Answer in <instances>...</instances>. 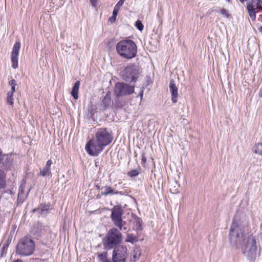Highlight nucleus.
<instances>
[{"label": "nucleus", "instance_id": "27", "mask_svg": "<svg viewBox=\"0 0 262 262\" xmlns=\"http://www.w3.org/2000/svg\"><path fill=\"white\" fill-rule=\"evenodd\" d=\"M254 152L262 156V143H258L254 146Z\"/></svg>", "mask_w": 262, "mask_h": 262}, {"label": "nucleus", "instance_id": "19", "mask_svg": "<svg viewBox=\"0 0 262 262\" xmlns=\"http://www.w3.org/2000/svg\"><path fill=\"white\" fill-rule=\"evenodd\" d=\"M141 250L139 247L136 246L130 255V260L132 261L135 262L139 260L141 255Z\"/></svg>", "mask_w": 262, "mask_h": 262}, {"label": "nucleus", "instance_id": "13", "mask_svg": "<svg viewBox=\"0 0 262 262\" xmlns=\"http://www.w3.org/2000/svg\"><path fill=\"white\" fill-rule=\"evenodd\" d=\"M20 48V42H16L13 47L12 51L11 54V61L12 62V67L14 69H16V68H18V59Z\"/></svg>", "mask_w": 262, "mask_h": 262}, {"label": "nucleus", "instance_id": "14", "mask_svg": "<svg viewBox=\"0 0 262 262\" xmlns=\"http://www.w3.org/2000/svg\"><path fill=\"white\" fill-rule=\"evenodd\" d=\"M101 194L105 196L114 194H120L121 195L124 194V193L123 191L115 190L113 187L108 185L102 187L101 188Z\"/></svg>", "mask_w": 262, "mask_h": 262}, {"label": "nucleus", "instance_id": "7", "mask_svg": "<svg viewBox=\"0 0 262 262\" xmlns=\"http://www.w3.org/2000/svg\"><path fill=\"white\" fill-rule=\"evenodd\" d=\"M141 70L140 67L135 64L127 66L122 74V78L128 82H135L138 78Z\"/></svg>", "mask_w": 262, "mask_h": 262}, {"label": "nucleus", "instance_id": "44", "mask_svg": "<svg viewBox=\"0 0 262 262\" xmlns=\"http://www.w3.org/2000/svg\"><path fill=\"white\" fill-rule=\"evenodd\" d=\"M2 154V151L1 150H0V165H1V163H2V159H1Z\"/></svg>", "mask_w": 262, "mask_h": 262}, {"label": "nucleus", "instance_id": "25", "mask_svg": "<svg viewBox=\"0 0 262 262\" xmlns=\"http://www.w3.org/2000/svg\"><path fill=\"white\" fill-rule=\"evenodd\" d=\"M29 192H28L27 194H24V191L22 186H20L19 188V192L18 194V199L21 202H23L27 197V195Z\"/></svg>", "mask_w": 262, "mask_h": 262}, {"label": "nucleus", "instance_id": "16", "mask_svg": "<svg viewBox=\"0 0 262 262\" xmlns=\"http://www.w3.org/2000/svg\"><path fill=\"white\" fill-rule=\"evenodd\" d=\"M113 104L114 103L112 100L111 93L108 92L102 100L101 106L103 107V110H105L112 106Z\"/></svg>", "mask_w": 262, "mask_h": 262}, {"label": "nucleus", "instance_id": "17", "mask_svg": "<svg viewBox=\"0 0 262 262\" xmlns=\"http://www.w3.org/2000/svg\"><path fill=\"white\" fill-rule=\"evenodd\" d=\"M50 208V204H41L38 208L33 209V212H38L41 215H45L48 213Z\"/></svg>", "mask_w": 262, "mask_h": 262}, {"label": "nucleus", "instance_id": "50", "mask_svg": "<svg viewBox=\"0 0 262 262\" xmlns=\"http://www.w3.org/2000/svg\"><path fill=\"white\" fill-rule=\"evenodd\" d=\"M226 1H228V2H229V1H230V0H226Z\"/></svg>", "mask_w": 262, "mask_h": 262}, {"label": "nucleus", "instance_id": "45", "mask_svg": "<svg viewBox=\"0 0 262 262\" xmlns=\"http://www.w3.org/2000/svg\"><path fill=\"white\" fill-rule=\"evenodd\" d=\"M13 262H23V261L20 259H17L13 261Z\"/></svg>", "mask_w": 262, "mask_h": 262}, {"label": "nucleus", "instance_id": "1", "mask_svg": "<svg viewBox=\"0 0 262 262\" xmlns=\"http://www.w3.org/2000/svg\"><path fill=\"white\" fill-rule=\"evenodd\" d=\"M113 137L106 128L97 129L95 137L85 145V150L91 156H97L113 141Z\"/></svg>", "mask_w": 262, "mask_h": 262}, {"label": "nucleus", "instance_id": "39", "mask_svg": "<svg viewBox=\"0 0 262 262\" xmlns=\"http://www.w3.org/2000/svg\"><path fill=\"white\" fill-rule=\"evenodd\" d=\"M116 20V17L114 16L113 15L112 16V17L109 18V21L112 23H114L115 22Z\"/></svg>", "mask_w": 262, "mask_h": 262}, {"label": "nucleus", "instance_id": "11", "mask_svg": "<svg viewBox=\"0 0 262 262\" xmlns=\"http://www.w3.org/2000/svg\"><path fill=\"white\" fill-rule=\"evenodd\" d=\"M246 8L252 20L256 19V14L259 10L262 11V1L249 0L246 3Z\"/></svg>", "mask_w": 262, "mask_h": 262}, {"label": "nucleus", "instance_id": "6", "mask_svg": "<svg viewBox=\"0 0 262 262\" xmlns=\"http://www.w3.org/2000/svg\"><path fill=\"white\" fill-rule=\"evenodd\" d=\"M243 252L248 259L251 262H254L257 254V246L255 238L250 236L248 237L245 246L243 248Z\"/></svg>", "mask_w": 262, "mask_h": 262}, {"label": "nucleus", "instance_id": "15", "mask_svg": "<svg viewBox=\"0 0 262 262\" xmlns=\"http://www.w3.org/2000/svg\"><path fill=\"white\" fill-rule=\"evenodd\" d=\"M169 91L171 93V101L173 103H175L178 101V89L175 84L174 80L173 79L170 80Z\"/></svg>", "mask_w": 262, "mask_h": 262}, {"label": "nucleus", "instance_id": "32", "mask_svg": "<svg viewBox=\"0 0 262 262\" xmlns=\"http://www.w3.org/2000/svg\"><path fill=\"white\" fill-rule=\"evenodd\" d=\"M220 13L226 18H229L230 16V14L229 13L228 10L224 8L220 9Z\"/></svg>", "mask_w": 262, "mask_h": 262}, {"label": "nucleus", "instance_id": "35", "mask_svg": "<svg viewBox=\"0 0 262 262\" xmlns=\"http://www.w3.org/2000/svg\"><path fill=\"white\" fill-rule=\"evenodd\" d=\"M123 106V104L120 102H117V100H115L114 104V107L115 108H121Z\"/></svg>", "mask_w": 262, "mask_h": 262}, {"label": "nucleus", "instance_id": "28", "mask_svg": "<svg viewBox=\"0 0 262 262\" xmlns=\"http://www.w3.org/2000/svg\"><path fill=\"white\" fill-rule=\"evenodd\" d=\"M140 170L137 169L132 170L127 172L128 176L134 178L137 177L140 173Z\"/></svg>", "mask_w": 262, "mask_h": 262}, {"label": "nucleus", "instance_id": "3", "mask_svg": "<svg viewBox=\"0 0 262 262\" xmlns=\"http://www.w3.org/2000/svg\"><path fill=\"white\" fill-rule=\"evenodd\" d=\"M120 229H111L103 239V245L107 250L112 249L122 242V235Z\"/></svg>", "mask_w": 262, "mask_h": 262}, {"label": "nucleus", "instance_id": "36", "mask_svg": "<svg viewBox=\"0 0 262 262\" xmlns=\"http://www.w3.org/2000/svg\"><path fill=\"white\" fill-rule=\"evenodd\" d=\"M146 162V158L145 157V154H142L141 163L142 164H145Z\"/></svg>", "mask_w": 262, "mask_h": 262}, {"label": "nucleus", "instance_id": "26", "mask_svg": "<svg viewBox=\"0 0 262 262\" xmlns=\"http://www.w3.org/2000/svg\"><path fill=\"white\" fill-rule=\"evenodd\" d=\"M5 177L4 171L0 169V188H4L6 186Z\"/></svg>", "mask_w": 262, "mask_h": 262}, {"label": "nucleus", "instance_id": "24", "mask_svg": "<svg viewBox=\"0 0 262 262\" xmlns=\"http://www.w3.org/2000/svg\"><path fill=\"white\" fill-rule=\"evenodd\" d=\"M39 174L42 177L51 176V168L45 166L42 169H40Z\"/></svg>", "mask_w": 262, "mask_h": 262}, {"label": "nucleus", "instance_id": "46", "mask_svg": "<svg viewBox=\"0 0 262 262\" xmlns=\"http://www.w3.org/2000/svg\"><path fill=\"white\" fill-rule=\"evenodd\" d=\"M96 187L97 189L101 190V188H100V187L99 186L96 185Z\"/></svg>", "mask_w": 262, "mask_h": 262}, {"label": "nucleus", "instance_id": "2", "mask_svg": "<svg viewBox=\"0 0 262 262\" xmlns=\"http://www.w3.org/2000/svg\"><path fill=\"white\" fill-rule=\"evenodd\" d=\"M117 53L125 59L134 58L137 53V47L135 42L130 39H124L119 41L116 47Z\"/></svg>", "mask_w": 262, "mask_h": 262}, {"label": "nucleus", "instance_id": "48", "mask_svg": "<svg viewBox=\"0 0 262 262\" xmlns=\"http://www.w3.org/2000/svg\"><path fill=\"white\" fill-rule=\"evenodd\" d=\"M111 42H112V41H109V42L108 43V46H109L110 43H111ZM112 42H113V40H112Z\"/></svg>", "mask_w": 262, "mask_h": 262}, {"label": "nucleus", "instance_id": "40", "mask_svg": "<svg viewBox=\"0 0 262 262\" xmlns=\"http://www.w3.org/2000/svg\"><path fill=\"white\" fill-rule=\"evenodd\" d=\"M90 2L93 7L96 6L97 0H90Z\"/></svg>", "mask_w": 262, "mask_h": 262}, {"label": "nucleus", "instance_id": "23", "mask_svg": "<svg viewBox=\"0 0 262 262\" xmlns=\"http://www.w3.org/2000/svg\"><path fill=\"white\" fill-rule=\"evenodd\" d=\"M125 241V242L134 244L138 241V237L133 234L128 233L126 235V238Z\"/></svg>", "mask_w": 262, "mask_h": 262}, {"label": "nucleus", "instance_id": "41", "mask_svg": "<svg viewBox=\"0 0 262 262\" xmlns=\"http://www.w3.org/2000/svg\"><path fill=\"white\" fill-rule=\"evenodd\" d=\"M15 92V86H12L11 87V91L9 93H12V94H13L14 92Z\"/></svg>", "mask_w": 262, "mask_h": 262}, {"label": "nucleus", "instance_id": "20", "mask_svg": "<svg viewBox=\"0 0 262 262\" xmlns=\"http://www.w3.org/2000/svg\"><path fill=\"white\" fill-rule=\"evenodd\" d=\"M80 83L79 81H77L75 83V84L72 88V90L71 92V95L75 99H77L78 98V91H79V86H80Z\"/></svg>", "mask_w": 262, "mask_h": 262}, {"label": "nucleus", "instance_id": "21", "mask_svg": "<svg viewBox=\"0 0 262 262\" xmlns=\"http://www.w3.org/2000/svg\"><path fill=\"white\" fill-rule=\"evenodd\" d=\"M134 224L136 227V230H142L143 229L142 219L136 215L134 216Z\"/></svg>", "mask_w": 262, "mask_h": 262}, {"label": "nucleus", "instance_id": "31", "mask_svg": "<svg viewBox=\"0 0 262 262\" xmlns=\"http://www.w3.org/2000/svg\"><path fill=\"white\" fill-rule=\"evenodd\" d=\"M135 26L139 30L141 31H142L143 30L144 26L142 24L141 21H140V20H138L137 21H136L135 23Z\"/></svg>", "mask_w": 262, "mask_h": 262}, {"label": "nucleus", "instance_id": "12", "mask_svg": "<svg viewBox=\"0 0 262 262\" xmlns=\"http://www.w3.org/2000/svg\"><path fill=\"white\" fill-rule=\"evenodd\" d=\"M32 233L37 238L42 237L47 234L50 233L49 228L43 226L40 223H38L32 229Z\"/></svg>", "mask_w": 262, "mask_h": 262}, {"label": "nucleus", "instance_id": "18", "mask_svg": "<svg viewBox=\"0 0 262 262\" xmlns=\"http://www.w3.org/2000/svg\"><path fill=\"white\" fill-rule=\"evenodd\" d=\"M2 163L3 166L6 168L10 167L12 164V160L10 157L6 154H2Z\"/></svg>", "mask_w": 262, "mask_h": 262}, {"label": "nucleus", "instance_id": "34", "mask_svg": "<svg viewBox=\"0 0 262 262\" xmlns=\"http://www.w3.org/2000/svg\"><path fill=\"white\" fill-rule=\"evenodd\" d=\"M9 84L11 86H16L17 85L16 81L15 79H12L9 82Z\"/></svg>", "mask_w": 262, "mask_h": 262}, {"label": "nucleus", "instance_id": "10", "mask_svg": "<svg viewBox=\"0 0 262 262\" xmlns=\"http://www.w3.org/2000/svg\"><path fill=\"white\" fill-rule=\"evenodd\" d=\"M127 251L125 245L116 246L112 253L113 262H125L128 256Z\"/></svg>", "mask_w": 262, "mask_h": 262}, {"label": "nucleus", "instance_id": "29", "mask_svg": "<svg viewBox=\"0 0 262 262\" xmlns=\"http://www.w3.org/2000/svg\"><path fill=\"white\" fill-rule=\"evenodd\" d=\"M107 252L101 253L98 255L99 259L103 262H110L107 260Z\"/></svg>", "mask_w": 262, "mask_h": 262}, {"label": "nucleus", "instance_id": "33", "mask_svg": "<svg viewBox=\"0 0 262 262\" xmlns=\"http://www.w3.org/2000/svg\"><path fill=\"white\" fill-rule=\"evenodd\" d=\"M125 0H119L117 4L115 5V7L120 9V7L122 6Z\"/></svg>", "mask_w": 262, "mask_h": 262}, {"label": "nucleus", "instance_id": "43", "mask_svg": "<svg viewBox=\"0 0 262 262\" xmlns=\"http://www.w3.org/2000/svg\"><path fill=\"white\" fill-rule=\"evenodd\" d=\"M239 1L243 4H244L245 2H248L249 1V0H239Z\"/></svg>", "mask_w": 262, "mask_h": 262}, {"label": "nucleus", "instance_id": "8", "mask_svg": "<svg viewBox=\"0 0 262 262\" xmlns=\"http://www.w3.org/2000/svg\"><path fill=\"white\" fill-rule=\"evenodd\" d=\"M229 238L231 244L237 247L239 245L243 238L242 230L236 222H233L229 232Z\"/></svg>", "mask_w": 262, "mask_h": 262}, {"label": "nucleus", "instance_id": "49", "mask_svg": "<svg viewBox=\"0 0 262 262\" xmlns=\"http://www.w3.org/2000/svg\"><path fill=\"white\" fill-rule=\"evenodd\" d=\"M97 199H99V198H100V196L98 195L97 196Z\"/></svg>", "mask_w": 262, "mask_h": 262}, {"label": "nucleus", "instance_id": "30", "mask_svg": "<svg viewBox=\"0 0 262 262\" xmlns=\"http://www.w3.org/2000/svg\"><path fill=\"white\" fill-rule=\"evenodd\" d=\"M13 94H12V93H8L7 101V102L11 105H13Z\"/></svg>", "mask_w": 262, "mask_h": 262}, {"label": "nucleus", "instance_id": "38", "mask_svg": "<svg viewBox=\"0 0 262 262\" xmlns=\"http://www.w3.org/2000/svg\"><path fill=\"white\" fill-rule=\"evenodd\" d=\"M52 164V161L51 160H48V161L47 162V163L46 164V167H48L49 168H51V166Z\"/></svg>", "mask_w": 262, "mask_h": 262}, {"label": "nucleus", "instance_id": "22", "mask_svg": "<svg viewBox=\"0 0 262 262\" xmlns=\"http://www.w3.org/2000/svg\"><path fill=\"white\" fill-rule=\"evenodd\" d=\"M169 190L172 193H176L178 191L179 185L177 183V181H173L170 183Z\"/></svg>", "mask_w": 262, "mask_h": 262}, {"label": "nucleus", "instance_id": "42", "mask_svg": "<svg viewBox=\"0 0 262 262\" xmlns=\"http://www.w3.org/2000/svg\"><path fill=\"white\" fill-rule=\"evenodd\" d=\"M139 96L141 97V99H142L143 96V90H141V92L139 94Z\"/></svg>", "mask_w": 262, "mask_h": 262}, {"label": "nucleus", "instance_id": "5", "mask_svg": "<svg viewBox=\"0 0 262 262\" xmlns=\"http://www.w3.org/2000/svg\"><path fill=\"white\" fill-rule=\"evenodd\" d=\"M124 211L120 205H115L111 209V217L114 225L117 227L120 230L126 231L127 228L125 226L126 222L123 221L122 215Z\"/></svg>", "mask_w": 262, "mask_h": 262}, {"label": "nucleus", "instance_id": "9", "mask_svg": "<svg viewBox=\"0 0 262 262\" xmlns=\"http://www.w3.org/2000/svg\"><path fill=\"white\" fill-rule=\"evenodd\" d=\"M135 86L124 82H117L115 85L114 94L117 97L130 95L134 92Z\"/></svg>", "mask_w": 262, "mask_h": 262}, {"label": "nucleus", "instance_id": "37", "mask_svg": "<svg viewBox=\"0 0 262 262\" xmlns=\"http://www.w3.org/2000/svg\"><path fill=\"white\" fill-rule=\"evenodd\" d=\"M119 11V9H118V8H117L116 7H114V10L113 11V15H112L117 17Z\"/></svg>", "mask_w": 262, "mask_h": 262}, {"label": "nucleus", "instance_id": "4", "mask_svg": "<svg viewBox=\"0 0 262 262\" xmlns=\"http://www.w3.org/2000/svg\"><path fill=\"white\" fill-rule=\"evenodd\" d=\"M35 249L34 241L28 236L21 238L16 246V253L20 256L31 255Z\"/></svg>", "mask_w": 262, "mask_h": 262}, {"label": "nucleus", "instance_id": "47", "mask_svg": "<svg viewBox=\"0 0 262 262\" xmlns=\"http://www.w3.org/2000/svg\"><path fill=\"white\" fill-rule=\"evenodd\" d=\"M259 31L262 33V26L259 28Z\"/></svg>", "mask_w": 262, "mask_h": 262}]
</instances>
